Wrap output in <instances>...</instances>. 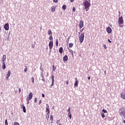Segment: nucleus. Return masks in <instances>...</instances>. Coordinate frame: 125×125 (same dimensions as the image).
I'll use <instances>...</instances> for the list:
<instances>
[{
    "label": "nucleus",
    "instance_id": "nucleus-1",
    "mask_svg": "<svg viewBox=\"0 0 125 125\" xmlns=\"http://www.w3.org/2000/svg\"><path fill=\"white\" fill-rule=\"evenodd\" d=\"M88 1H84L83 3V5H84L85 7V9L86 10V11H88V10L89 9V7H90L91 4H90V0H88Z\"/></svg>",
    "mask_w": 125,
    "mask_h": 125
},
{
    "label": "nucleus",
    "instance_id": "nucleus-2",
    "mask_svg": "<svg viewBox=\"0 0 125 125\" xmlns=\"http://www.w3.org/2000/svg\"><path fill=\"white\" fill-rule=\"evenodd\" d=\"M118 25L119 27H120V28H123L124 27V19H123V16L119 18Z\"/></svg>",
    "mask_w": 125,
    "mask_h": 125
},
{
    "label": "nucleus",
    "instance_id": "nucleus-3",
    "mask_svg": "<svg viewBox=\"0 0 125 125\" xmlns=\"http://www.w3.org/2000/svg\"><path fill=\"white\" fill-rule=\"evenodd\" d=\"M79 42L80 43L83 42V40H84V32H82L81 35H79Z\"/></svg>",
    "mask_w": 125,
    "mask_h": 125
},
{
    "label": "nucleus",
    "instance_id": "nucleus-4",
    "mask_svg": "<svg viewBox=\"0 0 125 125\" xmlns=\"http://www.w3.org/2000/svg\"><path fill=\"white\" fill-rule=\"evenodd\" d=\"M120 116H121L122 118H124V119H125V109H121L120 112Z\"/></svg>",
    "mask_w": 125,
    "mask_h": 125
},
{
    "label": "nucleus",
    "instance_id": "nucleus-5",
    "mask_svg": "<svg viewBox=\"0 0 125 125\" xmlns=\"http://www.w3.org/2000/svg\"><path fill=\"white\" fill-rule=\"evenodd\" d=\"M46 115H49L50 113V110H49V105L48 104H46Z\"/></svg>",
    "mask_w": 125,
    "mask_h": 125
},
{
    "label": "nucleus",
    "instance_id": "nucleus-6",
    "mask_svg": "<svg viewBox=\"0 0 125 125\" xmlns=\"http://www.w3.org/2000/svg\"><path fill=\"white\" fill-rule=\"evenodd\" d=\"M33 98V93L30 92L26 99V101H30Z\"/></svg>",
    "mask_w": 125,
    "mask_h": 125
},
{
    "label": "nucleus",
    "instance_id": "nucleus-7",
    "mask_svg": "<svg viewBox=\"0 0 125 125\" xmlns=\"http://www.w3.org/2000/svg\"><path fill=\"white\" fill-rule=\"evenodd\" d=\"M4 29H5L6 31H8V30H9V24H8V23L4 24Z\"/></svg>",
    "mask_w": 125,
    "mask_h": 125
},
{
    "label": "nucleus",
    "instance_id": "nucleus-8",
    "mask_svg": "<svg viewBox=\"0 0 125 125\" xmlns=\"http://www.w3.org/2000/svg\"><path fill=\"white\" fill-rule=\"evenodd\" d=\"M83 27V21L81 20L80 21V23H79V29L80 30H81V29H82V28Z\"/></svg>",
    "mask_w": 125,
    "mask_h": 125
},
{
    "label": "nucleus",
    "instance_id": "nucleus-9",
    "mask_svg": "<svg viewBox=\"0 0 125 125\" xmlns=\"http://www.w3.org/2000/svg\"><path fill=\"white\" fill-rule=\"evenodd\" d=\"M49 49H52V47H53V41H50L49 42Z\"/></svg>",
    "mask_w": 125,
    "mask_h": 125
},
{
    "label": "nucleus",
    "instance_id": "nucleus-10",
    "mask_svg": "<svg viewBox=\"0 0 125 125\" xmlns=\"http://www.w3.org/2000/svg\"><path fill=\"white\" fill-rule=\"evenodd\" d=\"M106 32L108 34H111L112 33V28L110 27H108L106 28Z\"/></svg>",
    "mask_w": 125,
    "mask_h": 125
},
{
    "label": "nucleus",
    "instance_id": "nucleus-11",
    "mask_svg": "<svg viewBox=\"0 0 125 125\" xmlns=\"http://www.w3.org/2000/svg\"><path fill=\"white\" fill-rule=\"evenodd\" d=\"M63 62L68 61V56H67V55H65V56L63 57Z\"/></svg>",
    "mask_w": 125,
    "mask_h": 125
},
{
    "label": "nucleus",
    "instance_id": "nucleus-12",
    "mask_svg": "<svg viewBox=\"0 0 125 125\" xmlns=\"http://www.w3.org/2000/svg\"><path fill=\"white\" fill-rule=\"evenodd\" d=\"M5 60H6V55H3L2 58V62H5Z\"/></svg>",
    "mask_w": 125,
    "mask_h": 125
},
{
    "label": "nucleus",
    "instance_id": "nucleus-13",
    "mask_svg": "<svg viewBox=\"0 0 125 125\" xmlns=\"http://www.w3.org/2000/svg\"><path fill=\"white\" fill-rule=\"evenodd\" d=\"M52 79V84H51V86H53V84H54V76L52 75L51 77Z\"/></svg>",
    "mask_w": 125,
    "mask_h": 125
},
{
    "label": "nucleus",
    "instance_id": "nucleus-14",
    "mask_svg": "<svg viewBox=\"0 0 125 125\" xmlns=\"http://www.w3.org/2000/svg\"><path fill=\"white\" fill-rule=\"evenodd\" d=\"M6 68L5 66V62H3L2 63V70H5V69Z\"/></svg>",
    "mask_w": 125,
    "mask_h": 125
},
{
    "label": "nucleus",
    "instance_id": "nucleus-15",
    "mask_svg": "<svg viewBox=\"0 0 125 125\" xmlns=\"http://www.w3.org/2000/svg\"><path fill=\"white\" fill-rule=\"evenodd\" d=\"M78 85H79V81H75L74 83V87H78Z\"/></svg>",
    "mask_w": 125,
    "mask_h": 125
},
{
    "label": "nucleus",
    "instance_id": "nucleus-16",
    "mask_svg": "<svg viewBox=\"0 0 125 125\" xmlns=\"http://www.w3.org/2000/svg\"><path fill=\"white\" fill-rule=\"evenodd\" d=\"M10 75H11V72L10 71H9L7 73V77L6 78V80H8V78L10 77Z\"/></svg>",
    "mask_w": 125,
    "mask_h": 125
},
{
    "label": "nucleus",
    "instance_id": "nucleus-17",
    "mask_svg": "<svg viewBox=\"0 0 125 125\" xmlns=\"http://www.w3.org/2000/svg\"><path fill=\"white\" fill-rule=\"evenodd\" d=\"M50 121H51V124L53 123V115H50Z\"/></svg>",
    "mask_w": 125,
    "mask_h": 125
},
{
    "label": "nucleus",
    "instance_id": "nucleus-18",
    "mask_svg": "<svg viewBox=\"0 0 125 125\" xmlns=\"http://www.w3.org/2000/svg\"><path fill=\"white\" fill-rule=\"evenodd\" d=\"M59 52H60V53H63V48H62V47H61L59 48Z\"/></svg>",
    "mask_w": 125,
    "mask_h": 125
},
{
    "label": "nucleus",
    "instance_id": "nucleus-19",
    "mask_svg": "<svg viewBox=\"0 0 125 125\" xmlns=\"http://www.w3.org/2000/svg\"><path fill=\"white\" fill-rule=\"evenodd\" d=\"M121 98H123V99H125V94L122 93L121 94Z\"/></svg>",
    "mask_w": 125,
    "mask_h": 125
},
{
    "label": "nucleus",
    "instance_id": "nucleus-20",
    "mask_svg": "<svg viewBox=\"0 0 125 125\" xmlns=\"http://www.w3.org/2000/svg\"><path fill=\"white\" fill-rule=\"evenodd\" d=\"M62 9L63 10H66V9H67V6L66 5H63V6H62Z\"/></svg>",
    "mask_w": 125,
    "mask_h": 125
},
{
    "label": "nucleus",
    "instance_id": "nucleus-21",
    "mask_svg": "<svg viewBox=\"0 0 125 125\" xmlns=\"http://www.w3.org/2000/svg\"><path fill=\"white\" fill-rule=\"evenodd\" d=\"M51 8L52 12H54V11H55V6H53Z\"/></svg>",
    "mask_w": 125,
    "mask_h": 125
},
{
    "label": "nucleus",
    "instance_id": "nucleus-22",
    "mask_svg": "<svg viewBox=\"0 0 125 125\" xmlns=\"http://www.w3.org/2000/svg\"><path fill=\"white\" fill-rule=\"evenodd\" d=\"M22 109H23V111L24 113H26V107H25V106L23 105L22 106Z\"/></svg>",
    "mask_w": 125,
    "mask_h": 125
},
{
    "label": "nucleus",
    "instance_id": "nucleus-23",
    "mask_svg": "<svg viewBox=\"0 0 125 125\" xmlns=\"http://www.w3.org/2000/svg\"><path fill=\"white\" fill-rule=\"evenodd\" d=\"M45 116H46L45 118H46L47 121H48V120L49 119V114H48V115L46 114Z\"/></svg>",
    "mask_w": 125,
    "mask_h": 125
},
{
    "label": "nucleus",
    "instance_id": "nucleus-24",
    "mask_svg": "<svg viewBox=\"0 0 125 125\" xmlns=\"http://www.w3.org/2000/svg\"><path fill=\"white\" fill-rule=\"evenodd\" d=\"M48 34L49 35H52V31H51V30L49 29L48 31Z\"/></svg>",
    "mask_w": 125,
    "mask_h": 125
},
{
    "label": "nucleus",
    "instance_id": "nucleus-25",
    "mask_svg": "<svg viewBox=\"0 0 125 125\" xmlns=\"http://www.w3.org/2000/svg\"><path fill=\"white\" fill-rule=\"evenodd\" d=\"M73 45H74V44H73V43H70L69 44V46L70 48L73 47Z\"/></svg>",
    "mask_w": 125,
    "mask_h": 125
},
{
    "label": "nucleus",
    "instance_id": "nucleus-26",
    "mask_svg": "<svg viewBox=\"0 0 125 125\" xmlns=\"http://www.w3.org/2000/svg\"><path fill=\"white\" fill-rule=\"evenodd\" d=\"M49 40L50 41H52V40H53V37H52V35L49 36Z\"/></svg>",
    "mask_w": 125,
    "mask_h": 125
},
{
    "label": "nucleus",
    "instance_id": "nucleus-27",
    "mask_svg": "<svg viewBox=\"0 0 125 125\" xmlns=\"http://www.w3.org/2000/svg\"><path fill=\"white\" fill-rule=\"evenodd\" d=\"M101 116H102L103 119H104V118L105 117V115H104V113H101Z\"/></svg>",
    "mask_w": 125,
    "mask_h": 125
},
{
    "label": "nucleus",
    "instance_id": "nucleus-28",
    "mask_svg": "<svg viewBox=\"0 0 125 125\" xmlns=\"http://www.w3.org/2000/svg\"><path fill=\"white\" fill-rule=\"evenodd\" d=\"M5 125H8V123H7V119L5 120Z\"/></svg>",
    "mask_w": 125,
    "mask_h": 125
},
{
    "label": "nucleus",
    "instance_id": "nucleus-29",
    "mask_svg": "<svg viewBox=\"0 0 125 125\" xmlns=\"http://www.w3.org/2000/svg\"><path fill=\"white\" fill-rule=\"evenodd\" d=\"M83 30H84V28L80 30V33H83Z\"/></svg>",
    "mask_w": 125,
    "mask_h": 125
},
{
    "label": "nucleus",
    "instance_id": "nucleus-30",
    "mask_svg": "<svg viewBox=\"0 0 125 125\" xmlns=\"http://www.w3.org/2000/svg\"><path fill=\"white\" fill-rule=\"evenodd\" d=\"M56 46H58V39L56 40Z\"/></svg>",
    "mask_w": 125,
    "mask_h": 125
},
{
    "label": "nucleus",
    "instance_id": "nucleus-31",
    "mask_svg": "<svg viewBox=\"0 0 125 125\" xmlns=\"http://www.w3.org/2000/svg\"><path fill=\"white\" fill-rule=\"evenodd\" d=\"M102 111L104 113H108V112H107V110L104 109H103Z\"/></svg>",
    "mask_w": 125,
    "mask_h": 125
},
{
    "label": "nucleus",
    "instance_id": "nucleus-32",
    "mask_svg": "<svg viewBox=\"0 0 125 125\" xmlns=\"http://www.w3.org/2000/svg\"><path fill=\"white\" fill-rule=\"evenodd\" d=\"M14 125H20L18 122H15Z\"/></svg>",
    "mask_w": 125,
    "mask_h": 125
},
{
    "label": "nucleus",
    "instance_id": "nucleus-33",
    "mask_svg": "<svg viewBox=\"0 0 125 125\" xmlns=\"http://www.w3.org/2000/svg\"><path fill=\"white\" fill-rule=\"evenodd\" d=\"M27 71H28V68L25 67V68H24V72H25V73H27Z\"/></svg>",
    "mask_w": 125,
    "mask_h": 125
},
{
    "label": "nucleus",
    "instance_id": "nucleus-34",
    "mask_svg": "<svg viewBox=\"0 0 125 125\" xmlns=\"http://www.w3.org/2000/svg\"><path fill=\"white\" fill-rule=\"evenodd\" d=\"M72 11L73 12H75V11H76V8H75V7H73Z\"/></svg>",
    "mask_w": 125,
    "mask_h": 125
},
{
    "label": "nucleus",
    "instance_id": "nucleus-35",
    "mask_svg": "<svg viewBox=\"0 0 125 125\" xmlns=\"http://www.w3.org/2000/svg\"><path fill=\"white\" fill-rule=\"evenodd\" d=\"M104 47L105 49H107V46H106V44H104Z\"/></svg>",
    "mask_w": 125,
    "mask_h": 125
},
{
    "label": "nucleus",
    "instance_id": "nucleus-36",
    "mask_svg": "<svg viewBox=\"0 0 125 125\" xmlns=\"http://www.w3.org/2000/svg\"><path fill=\"white\" fill-rule=\"evenodd\" d=\"M32 83H35V78H34V77H33L32 78Z\"/></svg>",
    "mask_w": 125,
    "mask_h": 125
},
{
    "label": "nucleus",
    "instance_id": "nucleus-37",
    "mask_svg": "<svg viewBox=\"0 0 125 125\" xmlns=\"http://www.w3.org/2000/svg\"><path fill=\"white\" fill-rule=\"evenodd\" d=\"M54 2L57 3L58 2V0H53Z\"/></svg>",
    "mask_w": 125,
    "mask_h": 125
},
{
    "label": "nucleus",
    "instance_id": "nucleus-38",
    "mask_svg": "<svg viewBox=\"0 0 125 125\" xmlns=\"http://www.w3.org/2000/svg\"><path fill=\"white\" fill-rule=\"evenodd\" d=\"M65 83H66V84H69V81H65Z\"/></svg>",
    "mask_w": 125,
    "mask_h": 125
},
{
    "label": "nucleus",
    "instance_id": "nucleus-39",
    "mask_svg": "<svg viewBox=\"0 0 125 125\" xmlns=\"http://www.w3.org/2000/svg\"><path fill=\"white\" fill-rule=\"evenodd\" d=\"M41 104H42V100L39 101V105H41Z\"/></svg>",
    "mask_w": 125,
    "mask_h": 125
},
{
    "label": "nucleus",
    "instance_id": "nucleus-40",
    "mask_svg": "<svg viewBox=\"0 0 125 125\" xmlns=\"http://www.w3.org/2000/svg\"><path fill=\"white\" fill-rule=\"evenodd\" d=\"M69 119L71 120V119H72V115H68Z\"/></svg>",
    "mask_w": 125,
    "mask_h": 125
},
{
    "label": "nucleus",
    "instance_id": "nucleus-41",
    "mask_svg": "<svg viewBox=\"0 0 125 125\" xmlns=\"http://www.w3.org/2000/svg\"><path fill=\"white\" fill-rule=\"evenodd\" d=\"M27 101V105H29V103H30V101Z\"/></svg>",
    "mask_w": 125,
    "mask_h": 125
},
{
    "label": "nucleus",
    "instance_id": "nucleus-42",
    "mask_svg": "<svg viewBox=\"0 0 125 125\" xmlns=\"http://www.w3.org/2000/svg\"><path fill=\"white\" fill-rule=\"evenodd\" d=\"M34 102L35 103H37V98H35V100H34Z\"/></svg>",
    "mask_w": 125,
    "mask_h": 125
},
{
    "label": "nucleus",
    "instance_id": "nucleus-43",
    "mask_svg": "<svg viewBox=\"0 0 125 125\" xmlns=\"http://www.w3.org/2000/svg\"><path fill=\"white\" fill-rule=\"evenodd\" d=\"M70 115H72V114H71V111H69V112H68V116H70Z\"/></svg>",
    "mask_w": 125,
    "mask_h": 125
},
{
    "label": "nucleus",
    "instance_id": "nucleus-44",
    "mask_svg": "<svg viewBox=\"0 0 125 125\" xmlns=\"http://www.w3.org/2000/svg\"><path fill=\"white\" fill-rule=\"evenodd\" d=\"M108 42H110V43H112V42H111V41L110 40V39L108 40Z\"/></svg>",
    "mask_w": 125,
    "mask_h": 125
},
{
    "label": "nucleus",
    "instance_id": "nucleus-45",
    "mask_svg": "<svg viewBox=\"0 0 125 125\" xmlns=\"http://www.w3.org/2000/svg\"><path fill=\"white\" fill-rule=\"evenodd\" d=\"M53 71H55V68H54V65H53Z\"/></svg>",
    "mask_w": 125,
    "mask_h": 125
},
{
    "label": "nucleus",
    "instance_id": "nucleus-46",
    "mask_svg": "<svg viewBox=\"0 0 125 125\" xmlns=\"http://www.w3.org/2000/svg\"><path fill=\"white\" fill-rule=\"evenodd\" d=\"M75 82H79L78 81V78H75Z\"/></svg>",
    "mask_w": 125,
    "mask_h": 125
},
{
    "label": "nucleus",
    "instance_id": "nucleus-47",
    "mask_svg": "<svg viewBox=\"0 0 125 125\" xmlns=\"http://www.w3.org/2000/svg\"><path fill=\"white\" fill-rule=\"evenodd\" d=\"M67 112H71L70 111V107H69L68 108V109L67 110Z\"/></svg>",
    "mask_w": 125,
    "mask_h": 125
},
{
    "label": "nucleus",
    "instance_id": "nucleus-48",
    "mask_svg": "<svg viewBox=\"0 0 125 125\" xmlns=\"http://www.w3.org/2000/svg\"><path fill=\"white\" fill-rule=\"evenodd\" d=\"M35 47V45H32V48H34Z\"/></svg>",
    "mask_w": 125,
    "mask_h": 125
},
{
    "label": "nucleus",
    "instance_id": "nucleus-49",
    "mask_svg": "<svg viewBox=\"0 0 125 125\" xmlns=\"http://www.w3.org/2000/svg\"><path fill=\"white\" fill-rule=\"evenodd\" d=\"M19 92H21V88H19Z\"/></svg>",
    "mask_w": 125,
    "mask_h": 125
},
{
    "label": "nucleus",
    "instance_id": "nucleus-50",
    "mask_svg": "<svg viewBox=\"0 0 125 125\" xmlns=\"http://www.w3.org/2000/svg\"><path fill=\"white\" fill-rule=\"evenodd\" d=\"M42 97H44V94L43 93H42Z\"/></svg>",
    "mask_w": 125,
    "mask_h": 125
},
{
    "label": "nucleus",
    "instance_id": "nucleus-51",
    "mask_svg": "<svg viewBox=\"0 0 125 125\" xmlns=\"http://www.w3.org/2000/svg\"><path fill=\"white\" fill-rule=\"evenodd\" d=\"M74 0H70V2H74Z\"/></svg>",
    "mask_w": 125,
    "mask_h": 125
},
{
    "label": "nucleus",
    "instance_id": "nucleus-52",
    "mask_svg": "<svg viewBox=\"0 0 125 125\" xmlns=\"http://www.w3.org/2000/svg\"><path fill=\"white\" fill-rule=\"evenodd\" d=\"M88 80H90V77H88Z\"/></svg>",
    "mask_w": 125,
    "mask_h": 125
},
{
    "label": "nucleus",
    "instance_id": "nucleus-53",
    "mask_svg": "<svg viewBox=\"0 0 125 125\" xmlns=\"http://www.w3.org/2000/svg\"><path fill=\"white\" fill-rule=\"evenodd\" d=\"M59 122H58V121H57V125H59Z\"/></svg>",
    "mask_w": 125,
    "mask_h": 125
},
{
    "label": "nucleus",
    "instance_id": "nucleus-54",
    "mask_svg": "<svg viewBox=\"0 0 125 125\" xmlns=\"http://www.w3.org/2000/svg\"><path fill=\"white\" fill-rule=\"evenodd\" d=\"M78 34H79V35H80V34H81V33H80V32H79Z\"/></svg>",
    "mask_w": 125,
    "mask_h": 125
},
{
    "label": "nucleus",
    "instance_id": "nucleus-55",
    "mask_svg": "<svg viewBox=\"0 0 125 125\" xmlns=\"http://www.w3.org/2000/svg\"><path fill=\"white\" fill-rule=\"evenodd\" d=\"M124 123L125 124V120L124 121Z\"/></svg>",
    "mask_w": 125,
    "mask_h": 125
},
{
    "label": "nucleus",
    "instance_id": "nucleus-56",
    "mask_svg": "<svg viewBox=\"0 0 125 125\" xmlns=\"http://www.w3.org/2000/svg\"><path fill=\"white\" fill-rule=\"evenodd\" d=\"M51 125H52V124H51Z\"/></svg>",
    "mask_w": 125,
    "mask_h": 125
}]
</instances>
